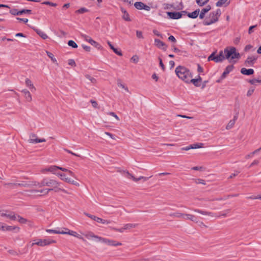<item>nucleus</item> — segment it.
<instances>
[{
  "label": "nucleus",
  "instance_id": "f257e3e1",
  "mask_svg": "<svg viewBox=\"0 0 261 261\" xmlns=\"http://www.w3.org/2000/svg\"><path fill=\"white\" fill-rule=\"evenodd\" d=\"M18 185L22 187H50L51 188L46 189H42L40 190H31L29 192L30 193L29 194V196H32L33 197H35L36 194L38 193H43V195H46L48 194V192L50 191H54L55 192H62L63 193L69 194V193L64 189L62 187V184L58 181L49 178H44L42 179L41 182H39L37 181L32 180L28 182H22L21 184H18Z\"/></svg>",
  "mask_w": 261,
  "mask_h": 261
},
{
  "label": "nucleus",
  "instance_id": "f03ea898",
  "mask_svg": "<svg viewBox=\"0 0 261 261\" xmlns=\"http://www.w3.org/2000/svg\"><path fill=\"white\" fill-rule=\"evenodd\" d=\"M81 233L83 234L88 240H93L95 241L101 242L111 246H118L122 245V243L120 242L95 235L93 232L90 231H88L85 233H82V232Z\"/></svg>",
  "mask_w": 261,
  "mask_h": 261
},
{
  "label": "nucleus",
  "instance_id": "7ed1b4c3",
  "mask_svg": "<svg viewBox=\"0 0 261 261\" xmlns=\"http://www.w3.org/2000/svg\"><path fill=\"white\" fill-rule=\"evenodd\" d=\"M175 72L178 78L186 83H189L190 79L193 76L192 72L188 68L182 66H177Z\"/></svg>",
  "mask_w": 261,
  "mask_h": 261
},
{
  "label": "nucleus",
  "instance_id": "20e7f679",
  "mask_svg": "<svg viewBox=\"0 0 261 261\" xmlns=\"http://www.w3.org/2000/svg\"><path fill=\"white\" fill-rule=\"evenodd\" d=\"M224 52L226 56V59L230 63L234 64L240 58V54L237 51L234 47H228L224 49Z\"/></svg>",
  "mask_w": 261,
  "mask_h": 261
},
{
  "label": "nucleus",
  "instance_id": "39448f33",
  "mask_svg": "<svg viewBox=\"0 0 261 261\" xmlns=\"http://www.w3.org/2000/svg\"><path fill=\"white\" fill-rule=\"evenodd\" d=\"M221 12L220 9H217L211 12L208 17L203 22V24L205 25H209L218 21L221 15Z\"/></svg>",
  "mask_w": 261,
  "mask_h": 261
},
{
  "label": "nucleus",
  "instance_id": "423d86ee",
  "mask_svg": "<svg viewBox=\"0 0 261 261\" xmlns=\"http://www.w3.org/2000/svg\"><path fill=\"white\" fill-rule=\"evenodd\" d=\"M225 59H226V56L224 52V49L219 51L217 56H215V53H212L207 59L209 61H214L216 63L221 62Z\"/></svg>",
  "mask_w": 261,
  "mask_h": 261
},
{
  "label": "nucleus",
  "instance_id": "0eeeda50",
  "mask_svg": "<svg viewBox=\"0 0 261 261\" xmlns=\"http://www.w3.org/2000/svg\"><path fill=\"white\" fill-rule=\"evenodd\" d=\"M20 228L16 225H8L0 222V230L3 232H19Z\"/></svg>",
  "mask_w": 261,
  "mask_h": 261
},
{
  "label": "nucleus",
  "instance_id": "6e6552de",
  "mask_svg": "<svg viewBox=\"0 0 261 261\" xmlns=\"http://www.w3.org/2000/svg\"><path fill=\"white\" fill-rule=\"evenodd\" d=\"M137 226L136 224L133 223H127L124 224L122 225L120 228H116V227H111L112 230H113L115 231L120 232V233H124L127 230H130L131 229L134 228L136 227Z\"/></svg>",
  "mask_w": 261,
  "mask_h": 261
},
{
  "label": "nucleus",
  "instance_id": "1a4fd4ad",
  "mask_svg": "<svg viewBox=\"0 0 261 261\" xmlns=\"http://www.w3.org/2000/svg\"><path fill=\"white\" fill-rule=\"evenodd\" d=\"M56 241L49 239H38L35 242L33 243L32 246L36 245L38 246L44 247L49 245L51 244L56 243Z\"/></svg>",
  "mask_w": 261,
  "mask_h": 261
},
{
  "label": "nucleus",
  "instance_id": "9d476101",
  "mask_svg": "<svg viewBox=\"0 0 261 261\" xmlns=\"http://www.w3.org/2000/svg\"><path fill=\"white\" fill-rule=\"evenodd\" d=\"M0 217L6 218L12 221L16 220V214L15 213L7 210L0 211Z\"/></svg>",
  "mask_w": 261,
  "mask_h": 261
},
{
  "label": "nucleus",
  "instance_id": "9b49d317",
  "mask_svg": "<svg viewBox=\"0 0 261 261\" xmlns=\"http://www.w3.org/2000/svg\"><path fill=\"white\" fill-rule=\"evenodd\" d=\"M84 215H85L86 216L88 217L92 220L101 224H109L111 223L110 221L102 219V218H100L99 217H98L95 215H91L87 213H84Z\"/></svg>",
  "mask_w": 261,
  "mask_h": 261
},
{
  "label": "nucleus",
  "instance_id": "f8f14e48",
  "mask_svg": "<svg viewBox=\"0 0 261 261\" xmlns=\"http://www.w3.org/2000/svg\"><path fill=\"white\" fill-rule=\"evenodd\" d=\"M64 229L66 231H63V234H69L74 237H75L83 241H85V239L84 238V237H82L81 234H79L77 232L70 230L67 228H64Z\"/></svg>",
  "mask_w": 261,
  "mask_h": 261
},
{
  "label": "nucleus",
  "instance_id": "ddd939ff",
  "mask_svg": "<svg viewBox=\"0 0 261 261\" xmlns=\"http://www.w3.org/2000/svg\"><path fill=\"white\" fill-rule=\"evenodd\" d=\"M56 174L57 175L58 177H60V178L61 180H62L67 183L71 184L76 186H78V187L80 186V184L79 182H77L73 180H71L70 178H69L68 177H66L64 174L56 172Z\"/></svg>",
  "mask_w": 261,
  "mask_h": 261
},
{
  "label": "nucleus",
  "instance_id": "4468645a",
  "mask_svg": "<svg viewBox=\"0 0 261 261\" xmlns=\"http://www.w3.org/2000/svg\"><path fill=\"white\" fill-rule=\"evenodd\" d=\"M58 166L56 165H53L41 169L40 172L43 174H46L48 172H50L56 174Z\"/></svg>",
  "mask_w": 261,
  "mask_h": 261
},
{
  "label": "nucleus",
  "instance_id": "2eb2a0df",
  "mask_svg": "<svg viewBox=\"0 0 261 261\" xmlns=\"http://www.w3.org/2000/svg\"><path fill=\"white\" fill-rule=\"evenodd\" d=\"M29 142L32 144H36L41 142H44L46 141L45 139H38L36 135L32 134L30 136V139H29Z\"/></svg>",
  "mask_w": 261,
  "mask_h": 261
},
{
  "label": "nucleus",
  "instance_id": "dca6fc26",
  "mask_svg": "<svg viewBox=\"0 0 261 261\" xmlns=\"http://www.w3.org/2000/svg\"><path fill=\"white\" fill-rule=\"evenodd\" d=\"M21 92L27 102H31L32 101V96L28 90L24 89H22Z\"/></svg>",
  "mask_w": 261,
  "mask_h": 261
},
{
  "label": "nucleus",
  "instance_id": "f3484780",
  "mask_svg": "<svg viewBox=\"0 0 261 261\" xmlns=\"http://www.w3.org/2000/svg\"><path fill=\"white\" fill-rule=\"evenodd\" d=\"M25 84L26 86L30 89V90L32 92H35L36 90V88L35 86H34L33 83L32 81L28 79L27 78L25 80Z\"/></svg>",
  "mask_w": 261,
  "mask_h": 261
},
{
  "label": "nucleus",
  "instance_id": "a211bd4d",
  "mask_svg": "<svg viewBox=\"0 0 261 261\" xmlns=\"http://www.w3.org/2000/svg\"><path fill=\"white\" fill-rule=\"evenodd\" d=\"M194 211L196 213H199L202 215L207 216H210L211 217H217L216 215L214 213L210 212L200 210L199 209H195L194 210Z\"/></svg>",
  "mask_w": 261,
  "mask_h": 261
},
{
  "label": "nucleus",
  "instance_id": "6ab92c4d",
  "mask_svg": "<svg viewBox=\"0 0 261 261\" xmlns=\"http://www.w3.org/2000/svg\"><path fill=\"white\" fill-rule=\"evenodd\" d=\"M257 57L254 56H249L245 62L246 65L252 66L256 60Z\"/></svg>",
  "mask_w": 261,
  "mask_h": 261
},
{
  "label": "nucleus",
  "instance_id": "aec40b11",
  "mask_svg": "<svg viewBox=\"0 0 261 261\" xmlns=\"http://www.w3.org/2000/svg\"><path fill=\"white\" fill-rule=\"evenodd\" d=\"M167 15L170 18L172 19H179L182 16L181 13L176 12H167Z\"/></svg>",
  "mask_w": 261,
  "mask_h": 261
},
{
  "label": "nucleus",
  "instance_id": "412c9836",
  "mask_svg": "<svg viewBox=\"0 0 261 261\" xmlns=\"http://www.w3.org/2000/svg\"><path fill=\"white\" fill-rule=\"evenodd\" d=\"M154 44L158 48H162L165 50L167 49V46L166 44L159 39H155L154 40Z\"/></svg>",
  "mask_w": 261,
  "mask_h": 261
},
{
  "label": "nucleus",
  "instance_id": "4be33fe9",
  "mask_svg": "<svg viewBox=\"0 0 261 261\" xmlns=\"http://www.w3.org/2000/svg\"><path fill=\"white\" fill-rule=\"evenodd\" d=\"M202 81V79L200 76H198L196 79H190V81H189V83H192L193 84L194 86L196 87H199L200 86V83Z\"/></svg>",
  "mask_w": 261,
  "mask_h": 261
},
{
  "label": "nucleus",
  "instance_id": "5701e85b",
  "mask_svg": "<svg viewBox=\"0 0 261 261\" xmlns=\"http://www.w3.org/2000/svg\"><path fill=\"white\" fill-rule=\"evenodd\" d=\"M233 68L234 67L232 65L227 66L221 75V79L225 78L226 75L233 70Z\"/></svg>",
  "mask_w": 261,
  "mask_h": 261
},
{
  "label": "nucleus",
  "instance_id": "b1692460",
  "mask_svg": "<svg viewBox=\"0 0 261 261\" xmlns=\"http://www.w3.org/2000/svg\"><path fill=\"white\" fill-rule=\"evenodd\" d=\"M107 43L108 44V45L109 46V47L111 48V49L113 50V51L117 55L119 56H122V53L121 52V51L119 49H118V48H115L113 45L111 43V42L109 41H107Z\"/></svg>",
  "mask_w": 261,
  "mask_h": 261
},
{
  "label": "nucleus",
  "instance_id": "393cba45",
  "mask_svg": "<svg viewBox=\"0 0 261 261\" xmlns=\"http://www.w3.org/2000/svg\"><path fill=\"white\" fill-rule=\"evenodd\" d=\"M107 43L108 44V45L109 46V47L111 48V49L113 50V51L117 55L119 56H122V53L121 52V51L119 49H118V48H115L113 45L111 43V42L109 41H107Z\"/></svg>",
  "mask_w": 261,
  "mask_h": 261
},
{
  "label": "nucleus",
  "instance_id": "a878e982",
  "mask_svg": "<svg viewBox=\"0 0 261 261\" xmlns=\"http://www.w3.org/2000/svg\"><path fill=\"white\" fill-rule=\"evenodd\" d=\"M211 9L210 6L208 5L205 8L202 9L199 14V18L203 19L204 17L205 13L208 12Z\"/></svg>",
  "mask_w": 261,
  "mask_h": 261
},
{
  "label": "nucleus",
  "instance_id": "bb28decb",
  "mask_svg": "<svg viewBox=\"0 0 261 261\" xmlns=\"http://www.w3.org/2000/svg\"><path fill=\"white\" fill-rule=\"evenodd\" d=\"M241 73L244 75H252L254 73V70L253 69H246L245 68H243L241 70Z\"/></svg>",
  "mask_w": 261,
  "mask_h": 261
},
{
  "label": "nucleus",
  "instance_id": "cd10ccee",
  "mask_svg": "<svg viewBox=\"0 0 261 261\" xmlns=\"http://www.w3.org/2000/svg\"><path fill=\"white\" fill-rule=\"evenodd\" d=\"M121 11L122 12V13L123 14V15H122V18L126 21H131V19L130 18V17H129V14L127 12V11H126V10H125L124 8H121Z\"/></svg>",
  "mask_w": 261,
  "mask_h": 261
},
{
  "label": "nucleus",
  "instance_id": "c85d7f7f",
  "mask_svg": "<svg viewBox=\"0 0 261 261\" xmlns=\"http://www.w3.org/2000/svg\"><path fill=\"white\" fill-rule=\"evenodd\" d=\"M229 5V2L228 0H218L216 3L217 7H226Z\"/></svg>",
  "mask_w": 261,
  "mask_h": 261
},
{
  "label": "nucleus",
  "instance_id": "c756f323",
  "mask_svg": "<svg viewBox=\"0 0 261 261\" xmlns=\"http://www.w3.org/2000/svg\"><path fill=\"white\" fill-rule=\"evenodd\" d=\"M170 216L172 217H174V218H182V219L185 218V214L182 213L180 212H178L172 213L170 215Z\"/></svg>",
  "mask_w": 261,
  "mask_h": 261
},
{
  "label": "nucleus",
  "instance_id": "7c9ffc66",
  "mask_svg": "<svg viewBox=\"0 0 261 261\" xmlns=\"http://www.w3.org/2000/svg\"><path fill=\"white\" fill-rule=\"evenodd\" d=\"M85 40L87 42H89L91 45H93V46H94L95 47H97L98 45V43L97 42H96L95 41H94V40H93L92 39V38L90 37L85 36Z\"/></svg>",
  "mask_w": 261,
  "mask_h": 261
},
{
  "label": "nucleus",
  "instance_id": "2f4dec72",
  "mask_svg": "<svg viewBox=\"0 0 261 261\" xmlns=\"http://www.w3.org/2000/svg\"><path fill=\"white\" fill-rule=\"evenodd\" d=\"M35 31L37 33V34L39 35L42 39H46L48 38L47 35L44 32L41 31L40 30L38 29H35Z\"/></svg>",
  "mask_w": 261,
  "mask_h": 261
},
{
  "label": "nucleus",
  "instance_id": "473e14b6",
  "mask_svg": "<svg viewBox=\"0 0 261 261\" xmlns=\"http://www.w3.org/2000/svg\"><path fill=\"white\" fill-rule=\"evenodd\" d=\"M185 218H184V219L190 220L194 222H195L197 219V218L194 215L190 214H185Z\"/></svg>",
  "mask_w": 261,
  "mask_h": 261
},
{
  "label": "nucleus",
  "instance_id": "72a5a7b5",
  "mask_svg": "<svg viewBox=\"0 0 261 261\" xmlns=\"http://www.w3.org/2000/svg\"><path fill=\"white\" fill-rule=\"evenodd\" d=\"M199 14V10H196L194 11V12H192V13H189L188 14V16L191 18H196L197 17Z\"/></svg>",
  "mask_w": 261,
  "mask_h": 261
},
{
  "label": "nucleus",
  "instance_id": "f704fd0d",
  "mask_svg": "<svg viewBox=\"0 0 261 261\" xmlns=\"http://www.w3.org/2000/svg\"><path fill=\"white\" fill-rule=\"evenodd\" d=\"M16 220H17L18 222L21 224H25L27 222H29L27 219L17 215H16Z\"/></svg>",
  "mask_w": 261,
  "mask_h": 261
},
{
  "label": "nucleus",
  "instance_id": "c9c22d12",
  "mask_svg": "<svg viewBox=\"0 0 261 261\" xmlns=\"http://www.w3.org/2000/svg\"><path fill=\"white\" fill-rule=\"evenodd\" d=\"M236 119L234 118L229 121L226 126V129H229L231 128L234 125Z\"/></svg>",
  "mask_w": 261,
  "mask_h": 261
},
{
  "label": "nucleus",
  "instance_id": "e433bc0d",
  "mask_svg": "<svg viewBox=\"0 0 261 261\" xmlns=\"http://www.w3.org/2000/svg\"><path fill=\"white\" fill-rule=\"evenodd\" d=\"M46 54L53 63L56 64H58L57 60L52 53L49 51H46Z\"/></svg>",
  "mask_w": 261,
  "mask_h": 261
},
{
  "label": "nucleus",
  "instance_id": "4c0bfd02",
  "mask_svg": "<svg viewBox=\"0 0 261 261\" xmlns=\"http://www.w3.org/2000/svg\"><path fill=\"white\" fill-rule=\"evenodd\" d=\"M135 8L139 10H142L145 8V5L142 2H136L134 4Z\"/></svg>",
  "mask_w": 261,
  "mask_h": 261
},
{
  "label": "nucleus",
  "instance_id": "58836bf2",
  "mask_svg": "<svg viewBox=\"0 0 261 261\" xmlns=\"http://www.w3.org/2000/svg\"><path fill=\"white\" fill-rule=\"evenodd\" d=\"M124 173L125 174V176L129 178V179H132L133 181H135V177L131 173H130L128 171H124Z\"/></svg>",
  "mask_w": 261,
  "mask_h": 261
},
{
  "label": "nucleus",
  "instance_id": "ea45409f",
  "mask_svg": "<svg viewBox=\"0 0 261 261\" xmlns=\"http://www.w3.org/2000/svg\"><path fill=\"white\" fill-rule=\"evenodd\" d=\"M250 84L256 86L257 83L261 84V80L253 79L249 81Z\"/></svg>",
  "mask_w": 261,
  "mask_h": 261
},
{
  "label": "nucleus",
  "instance_id": "a19ab883",
  "mask_svg": "<svg viewBox=\"0 0 261 261\" xmlns=\"http://www.w3.org/2000/svg\"><path fill=\"white\" fill-rule=\"evenodd\" d=\"M209 0H196V3L199 6H203L208 3Z\"/></svg>",
  "mask_w": 261,
  "mask_h": 261
},
{
  "label": "nucleus",
  "instance_id": "79ce46f5",
  "mask_svg": "<svg viewBox=\"0 0 261 261\" xmlns=\"http://www.w3.org/2000/svg\"><path fill=\"white\" fill-rule=\"evenodd\" d=\"M48 233H57V234H62L63 233V231H57L54 229H47L45 230Z\"/></svg>",
  "mask_w": 261,
  "mask_h": 261
},
{
  "label": "nucleus",
  "instance_id": "37998d69",
  "mask_svg": "<svg viewBox=\"0 0 261 261\" xmlns=\"http://www.w3.org/2000/svg\"><path fill=\"white\" fill-rule=\"evenodd\" d=\"M85 77L87 79L89 80L93 84H96L97 82V80L94 77H92L88 74L86 75Z\"/></svg>",
  "mask_w": 261,
  "mask_h": 261
},
{
  "label": "nucleus",
  "instance_id": "c03bdc74",
  "mask_svg": "<svg viewBox=\"0 0 261 261\" xmlns=\"http://www.w3.org/2000/svg\"><path fill=\"white\" fill-rule=\"evenodd\" d=\"M149 178V177H145V176H140L138 178H136L135 177L134 181L137 182V181H138L139 180H142L143 181H146L147 180H148Z\"/></svg>",
  "mask_w": 261,
  "mask_h": 261
},
{
  "label": "nucleus",
  "instance_id": "a18cd8bd",
  "mask_svg": "<svg viewBox=\"0 0 261 261\" xmlns=\"http://www.w3.org/2000/svg\"><path fill=\"white\" fill-rule=\"evenodd\" d=\"M195 223L197 224L201 228L207 227V226L202 221H199L197 219H196V221L195 222Z\"/></svg>",
  "mask_w": 261,
  "mask_h": 261
},
{
  "label": "nucleus",
  "instance_id": "49530a36",
  "mask_svg": "<svg viewBox=\"0 0 261 261\" xmlns=\"http://www.w3.org/2000/svg\"><path fill=\"white\" fill-rule=\"evenodd\" d=\"M68 45L73 48H76L77 47V44L73 40H69L68 42Z\"/></svg>",
  "mask_w": 261,
  "mask_h": 261
},
{
  "label": "nucleus",
  "instance_id": "de8ad7c7",
  "mask_svg": "<svg viewBox=\"0 0 261 261\" xmlns=\"http://www.w3.org/2000/svg\"><path fill=\"white\" fill-rule=\"evenodd\" d=\"M254 88H253L252 87L249 88L247 90L246 95L248 97L251 96L252 95V94L254 93Z\"/></svg>",
  "mask_w": 261,
  "mask_h": 261
},
{
  "label": "nucleus",
  "instance_id": "09e8293b",
  "mask_svg": "<svg viewBox=\"0 0 261 261\" xmlns=\"http://www.w3.org/2000/svg\"><path fill=\"white\" fill-rule=\"evenodd\" d=\"M131 60L135 63H137L139 62V58L137 55H134L131 58Z\"/></svg>",
  "mask_w": 261,
  "mask_h": 261
},
{
  "label": "nucleus",
  "instance_id": "8fccbe9b",
  "mask_svg": "<svg viewBox=\"0 0 261 261\" xmlns=\"http://www.w3.org/2000/svg\"><path fill=\"white\" fill-rule=\"evenodd\" d=\"M118 86H119L120 87L122 88V89H123L125 91H126L127 92H129V90H128V88H127V87H126L124 84H122L121 83H118Z\"/></svg>",
  "mask_w": 261,
  "mask_h": 261
},
{
  "label": "nucleus",
  "instance_id": "3c124183",
  "mask_svg": "<svg viewBox=\"0 0 261 261\" xmlns=\"http://www.w3.org/2000/svg\"><path fill=\"white\" fill-rule=\"evenodd\" d=\"M68 64L71 67H74L76 66V63L73 59H69L68 61Z\"/></svg>",
  "mask_w": 261,
  "mask_h": 261
},
{
  "label": "nucleus",
  "instance_id": "603ef678",
  "mask_svg": "<svg viewBox=\"0 0 261 261\" xmlns=\"http://www.w3.org/2000/svg\"><path fill=\"white\" fill-rule=\"evenodd\" d=\"M90 102L92 104V107L95 109H98V105L97 101L94 100H91Z\"/></svg>",
  "mask_w": 261,
  "mask_h": 261
},
{
  "label": "nucleus",
  "instance_id": "864d4df0",
  "mask_svg": "<svg viewBox=\"0 0 261 261\" xmlns=\"http://www.w3.org/2000/svg\"><path fill=\"white\" fill-rule=\"evenodd\" d=\"M261 151V147L254 150V151H253L252 152H251L250 154H249L248 155V158H250V157H252L253 156V155L257 153H258L259 151Z\"/></svg>",
  "mask_w": 261,
  "mask_h": 261
},
{
  "label": "nucleus",
  "instance_id": "5fc2aeb1",
  "mask_svg": "<svg viewBox=\"0 0 261 261\" xmlns=\"http://www.w3.org/2000/svg\"><path fill=\"white\" fill-rule=\"evenodd\" d=\"M203 144L202 143L200 144H195L192 145V149H197L200 148L202 147Z\"/></svg>",
  "mask_w": 261,
  "mask_h": 261
},
{
  "label": "nucleus",
  "instance_id": "6e6d98bb",
  "mask_svg": "<svg viewBox=\"0 0 261 261\" xmlns=\"http://www.w3.org/2000/svg\"><path fill=\"white\" fill-rule=\"evenodd\" d=\"M136 35L138 38H140V39L143 38V34H142V32H141V31H136Z\"/></svg>",
  "mask_w": 261,
  "mask_h": 261
},
{
  "label": "nucleus",
  "instance_id": "4d7b16f0",
  "mask_svg": "<svg viewBox=\"0 0 261 261\" xmlns=\"http://www.w3.org/2000/svg\"><path fill=\"white\" fill-rule=\"evenodd\" d=\"M43 4H45V5H49V6H53V7H55L57 6V4H55V3H51V2H44L43 3H42Z\"/></svg>",
  "mask_w": 261,
  "mask_h": 261
},
{
  "label": "nucleus",
  "instance_id": "13d9d810",
  "mask_svg": "<svg viewBox=\"0 0 261 261\" xmlns=\"http://www.w3.org/2000/svg\"><path fill=\"white\" fill-rule=\"evenodd\" d=\"M64 150H65V151H66L67 152H68V153H70V154H72V155H73L77 156H80V155H78V154H76V153H74V152H72L71 151H70V150H68V149H64Z\"/></svg>",
  "mask_w": 261,
  "mask_h": 261
},
{
  "label": "nucleus",
  "instance_id": "bf43d9fd",
  "mask_svg": "<svg viewBox=\"0 0 261 261\" xmlns=\"http://www.w3.org/2000/svg\"><path fill=\"white\" fill-rule=\"evenodd\" d=\"M252 48V46L250 44H248L245 46L244 50H245V51H247Z\"/></svg>",
  "mask_w": 261,
  "mask_h": 261
},
{
  "label": "nucleus",
  "instance_id": "052dcab7",
  "mask_svg": "<svg viewBox=\"0 0 261 261\" xmlns=\"http://www.w3.org/2000/svg\"><path fill=\"white\" fill-rule=\"evenodd\" d=\"M153 33H154V35L159 36V37H162V35L161 34H160L157 30H154L153 31Z\"/></svg>",
  "mask_w": 261,
  "mask_h": 261
},
{
  "label": "nucleus",
  "instance_id": "680f3d73",
  "mask_svg": "<svg viewBox=\"0 0 261 261\" xmlns=\"http://www.w3.org/2000/svg\"><path fill=\"white\" fill-rule=\"evenodd\" d=\"M58 169H59L62 171L68 172V171H69V169L65 168H63L61 167L58 166Z\"/></svg>",
  "mask_w": 261,
  "mask_h": 261
},
{
  "label": "nucleus",
  "instance_id": "e2e57ef3",
  "mask_svg": "<svg viewBox=\"0 0 261 261\" xmlns=\"http://www.w3.org/2000/svg\"><path fill=\"white\" fill-rule=\"evenodd\" d=\"M83 47L87 51H90L91 50V48L89 46L83 45Z\"/></svg>",
  "mask_w": 261,
  "mask_h": 261
},
{
  "label": "nucleus",
  "instance_id": "0e129e2a",
  "mask_svg": "<svg viewBox=\"0 0 261 261\" xmlns=\"http://www.w3.org/2000/svg\"><path fill=\"white\" fill-rule=\"evenodd\" d=\"M105 134L107 136H108L109 137H110L111 139L114 140L115 138L113 135L112 134L109 133V132H105Z\"/></svg>",
  "mask_w": 261,
  "mask_h": 261
},
{
  "label": "nucleus",
  "instance_id": "69168bd1",
  "mask_svg": "<svg viewBox=\"0 0 261 261\" xmlns=\"http://www.w3.org/2000/svg\"><path fill=\"white\" fill-rule=\"evenodd\" d=\"M168 39L170 41H171L173 42H176V39L175 38V37L173 36H170L168 38Z\"/></svg>",
  "mask_w": 261,
  "mask_h": 261
},
{
  "label": "nucleus",
  "instance_id": "338daca9",
  "mask_svg": "<svg viewBox=\"0 0 261 261\" xmlns=\"http://www.w3.org/2000/svg\"><path fill=\"white\" fill-rule=\"evenodd\" d=\"M197 183L202 184V185H205V181L204 180L202 179H198L197 180Z\"/></svg>",
  "mask_w": 261,
  "mask_h": 261
},
{
  "label": "nucleus",
  "instance_id": "774afa93",
  "mask_svg": "<svg viewBox=\"0 0 261 261\" xmlns=\"http://www.w3.org/2000/svg\"><path fill=\"white\" fill-rule=\"evenodd\" d=\"M152 78L153 79H154L156 82H157L158 81V79H159V77H158V75L155 73H153L152 75Z\"/></svg>",
  "mask_w": 261,
  "mask_h": 261
}]
</instances>
